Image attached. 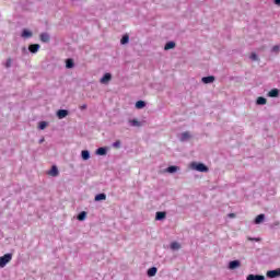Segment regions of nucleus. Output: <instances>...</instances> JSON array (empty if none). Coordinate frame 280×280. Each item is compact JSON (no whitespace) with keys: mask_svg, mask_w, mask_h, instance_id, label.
<instances>
[{"mask_svg":"<svg viewBox=\"0 0 280 280\" xmlns=\"http://www.w3.org/2000/svg\"><path fill=\"white\" fill-rule=\"evenodd\" d=\"M166 172H168V174H174V172H178V166H168Z\"/></svg>","mask_w":280,"mask_h":280,"instance_id":"a878e982","label":"nucleus"},{"mask_svg":"<svg viewBox=\"0 0 280 280\" xmlns=\"http://www.w3.org/2000/svg\"><path fill=\"white\" fill-rule=\"evenodd\" d=\"M174 47H176V43L174 42H168L166 43V45L164 46L165 51L170 50V49H174Z\"/></svg>","mask_w":280,"mask_h":280,"instance_id":"dca6fc26","label":"nucleus"},{"mask_svg":"<svg viewBox=\"0 0 280 280\" xmlns=\"http://www.w3.org/2000/svg\"><path fill=\"white\" fill-rule=\"evenodd\" d=\"M268 101L262 97V96H259L256 101V103L258 104V106H264Z\"/></svg>","mask_w":280,"mask_h":280,"instance_id":"412c9836","label":"nucleus"},{"mask_svg":"<svg viewBox=\"0 0 280 280\" xmlns=\"http://www.w3.org/2000/svg\"><path fill=\"white\" fill-rule=\"evenodd\" d=\"M171 248L172 250H180V244L178 242H173Z\"/></svg>","mask_w":280,"mask_h":280,"instance_id":"5701e85b","label":"nucleus"},{"mask_svg":"<svg viewBox=\"0 0 280 280\" xmlns=\"http://www.w3.org/2000/svg\"><path fill=\"white\" fill-rule=\"evenodd\" d=\"M66 67H67V69H73V67H74L73 59H67Z\"/></svg>","mask_w":280,"mask_h":280,"instance_id":"b1692460","label":"nucleus"},{"mask_svg":"<svg viewBox=\"0 0 280 280\" xmlns=\"http://www.w3.org/2000/svg\"><path fill=\"white\" fill-rule=\"evenodd\" d=\"M96 154H97L98 156H105V154H106V149H105V148H98V149L96 150Z\"/></svg>","mask_w":280,"mask_h":280,"instance_id":"393cba45","label":"nucleus"},{"mask_svg":"<svg viewBox=\"0 0 280 280\" xmlns=\"http://www.w3.org/2000/svg\"><path fill=\"white\" fill-rule=\"evenodd\" d=\"M192 168L197 172H209V167L205 165L203 163H192Z\"/></svg>","mask_w":280,"mask_h":280,"instance_id":"f03ea898","label":"nucleus"},{"mask_svg":"<svg viewBox=\"0 0 280 280\" xmlns=\"http://www.w3.org/2000/svg\"><path fill=\"white\" fill-rule=\"evenodd\" d=\"M272 51H275L276 54L279 52V46H273Z\"/></svg>","mask_w":280,"mask_h":280,"instance_id":"f704fd0d","label":"nucleus"},{"mask_svg":"<svg viewBox=\"0 0 280 280\" xmlns=\"http://www.w3.org/2000/svg\"><path fill=\"white\" fill-rule=\"evenodd\" d=\"M77 219H78L80 222L86 220V212L82 211L81 213H79V215L77 217Z\"/></svg>","mask_w":280,"mask_h":280,"instance_id":"bb28decb","label":"nucleus"},{"mask_svg":"<svg viewBox=\"0 0 280 280\" xmlns=\"http://www.w3.org/2000/svg\"><path fill=\"white\" fill-rule=\"evenodd\" d=\"M48 176H52L56 177L60 174V172L58 171V166L54 165L51 166L50 171H48Z\"/></svg>","mask_w":280,"mask_h":280,"instance_id":"39448f33","label":"nucleus"},{"mask_svg":"<svg viewBox=\"0 0 280 280\" xmlns=\"http://www.w3.org/2000/svg\"><path fill=\"white\" fill-rule=\"evenodd\" d=\"M130 126H133V128L141 127V121H138L137 119L129 120Z\"/></svg>","mask_w":280,"mask_h":280,"instance_id":"aec40b11","label":"nucleus"},{"mask_svg":"<svg viewBox=\"0 0 280 280\" xmlns=\"http://www.w3.org/2000/svg\"><path fill=\"white\" fill-rule=\"evenodd\" d=\"M248 242H261V238L257 237H247Z\"/></svg>","mask_w":280,"mask_h":280,"instance_id":"2f4dec72","label":"nucleus"},{"mask_svg":"<svg viewBox=\"0 0 280 280\" xmlns=\"http://www.w3.org/2000/svg\"><path fill=\"white\" fill-rule=\"evenodd\" d=\"M38 49H40V45L38 44H32L28 46V51H31V54H37Z\"/></svg>","mask_w":280,"mask_h":280,"instance_id":"6e6552de","label":"nucleus"},{"mask_svg":"<svg viewBox=\"0 0 280 280\" xmlns=\"http://www.w3.org/2000/svg\"><path fill=\"white\" fill-rule=\"evenodd\" d=\"M32 36H33V34H32V32L28 31V30H24V31L22 32V38H32Z\"/></svg>","mask_w":280,"mask_h":280,"instance_id":"6ab92c4d","label":"nucleus"},{"mask_svg":"<svg viewBox=\"0 0 280 280\" xmlns=\"http://www.w3.org/2000/svg\"><path fill=\"white\" fill-rule=\"evenodd\" d=\"M273 3L280 7V0H273Z\"/></svg>","mask_w":280,"mask_h":280,"instance_id":"e433bc0d","label":"nucleus"},{"mask_svg":"<svg viewBox=\"0 0 280 280\" xmlns=\"http://www.w3.org/2000/svg\"><path fill=\"white\" fill-rule=\"evenodd\" d=\"M228 217L235 218V213H230V214H228Z\"/></svg>","mask_w":280,"mask_h":280,"instance_id":"4c0bfd02","label":"nucleus"},{"mask_svg":"<svg viewBox=\"0 0 280 280\" xmlns=\"http://www.w3.org/2000/svg\"><path fill=\"white\" fill-rule=\"evenodd\" d=\"M266 220V214H258L255 219V224H261Z\"/></svg>","mask_w":280,"mask_h":280,"instance_id":"4468645a","label":"nucleus"},{"mask_svg":"<svg viewBox=\"0 0 280 280\" xmlns=\"http://www.w3.org/2000/svg\"><path fill=\"white\" fill-rule=\"evenodd\" d=\"M166 215H167L166 212L159 211V212H156V214H155V220H158V221L165 220Z\"/></svg>","mask_w":280,"mask_h":280,"instance_id":"9b49d317","label":"nucleus"},{"mask_svg":"<svg viewBox=\"0 0 280 280\" xmlns=\"http://www.w3.org/2000/svg\"><path fill=\"white\" fill-rule=\"evenodd\" d=\"M5 67H7V69H10V67H12V59L11 58H9L7 60Z\"/></svg>","mask_w":280,"mask_h":280,"instance_id":"473e14b6","label":"nucleus"},{"mask_svg":"<svg viewBox=\"0 0 280 280\" xmlns=\"http://www.w3.org/2000/svg\"><path fill=\"white\" fill-rule=\"evenodd\" d=\"M12 261V254H5L4 256L0 257V268H5V265Z\"/></svg>","mask_w":280,"mask_h":280,"instance_id":"f257e3e1","label":"nucleus"},{"mask_svg":"<svg viewBox=\"0 0 280 280\" xmlns=\"http://www.w3.org/2000/svg\"><path fill=\"white\" fill-rule=\"evenodd\" d=\"M80 109H81V110H86V104L81 105V106H80Z\"/></svg>","mask_w":280,"mask_h":280,"instance_id":"c9c22d12","label":"nucleus"},{"mask_svg":"<svg viewBox=\"0 0 280 280\" xmlns=\"http://www.w3.org/2000/svg\"><path fill=\"white\" fill-rule=\"evenodd\" d=\"M67 115H69V110H67V109H59L57 112L58 119H65V117H67Z\"/></svg>","mask_w":280,"mask_h":280,"instance_id":"0eeeda50","label":"nucleus"},{"mask_svg":"<svg viewBox=\"0 0 280 280\" xmlns=\"http://www.w3.org/2000/svg\"><path fill=\"white\" fill-rule=\"evenodd\" d=\"M267 277H269V279H276V277H280V268L268 271Z\"/></svg>","mask_w":280,"mask_h":280,"instance_id":"7ed1b4c3","label":"nucleus"},{"mask_svg":"<svg viewBox=\"0 0 280 280\" xmlns=\"http://www.w3.org/2000/svg\"><path fill=\"white\" fill-rule=\"evenodd\" d=\"M113 80V75L110 73H105L101 79V84H108Z\"/></svg>","mask_w":280,"mask_h":280,"instance_id":"20e7f679","label":"nucleus"},{"mask_svg":"<svg viewBox=\"0 0 280 280\" xmlns=\"http://www.w3.org/2000/svg\"><path fill=\"white\" fill-rule=\"evenodd\" d=\"M156 272H158L156 267H151V268L148 270V277H155V276H156Z\"/></svg>","mask_w":280,"mask_h":280,"instance_id":"a211bd4d","label":"nucleus"},{"mask_svg":"<svg viewBox=\"0 0 280 280\" xmlns=\"http://www.w3.org/2000/svg\"><path fill=\"white\" fill-rule=\"evenodd\" d=\"M94 200L100 202L101 200H106V194H98L95 196Z\"/></svg>","mask_w":280,"mask_h":280,"instance_id":"4be33fe9","label":"nucleus"},{"mask_svg":"<svg viewBox=\"0 0 280 280\" xmlns=\"http://www.w3.org/2000/svg\"><path fill=\"white\" fill-rule=\"evenodd\" d=\"M250 59H252V60H257V54L253 52V54L250 55Z\"/></svg>","mask_w":280,"mask_h":280,"instance_id":"72a5a7b5","label":"nucleus"},{"mask_svg":"<svg viewBox=\"0 0 280 280\" xmlns=\"http://www.w3.org/2000/svg\"><path fill=\"white\" fill-rule=\"evenodd\" d=\"M268 96L269 97H279V90H277V89L270 90L268 93Z\"/></svg>","mask_w":280,"mask_h":280,"instance_id":"2eb2a0df","label":"nucleus"},{"mask_svg":"<svg viewBox=\"0 0 280 280\" xmlns=\"http://www.w3.org/2000/svg\"><path fill=\"white\" fill-rule=\"evenodd\" d=\"M47 128V122L46 121H40L39 122V130H45Z\"/></svg>","mask_w":280,"mask_h":280,"instance_id":"c756f323","label":"nucleus"},{"mask_svg":"<svg viewBox=\"0 0 280 280\" xmlns=\"http://www.w3.org/2000/svg\"><path fill=\"white\" fill-rule=\"evenodd\" d=\"M188 139H191V133L189 131L183 132L180 141H187Z\"/></svg>","mask_w":280,"mask_h":280,"instance_id":"f3484780","label":"nucleus"},{"mask_svg":"<svg viewBox=\"0 0 280 280\" xmlns=\"http://www.w3.org/2000/svg\"><path fill=\"white\" fill-rule=\"evenodd\" d=\"M39 39L42 40V43H49V40H51V37L48 35V33H42L39 35Z\"/></svg>","mask_w":280,"mask_h":280,"instance_id":"1a4fd4ad","label":"nucleus"},{"mask_svg":"<svg viewBox=\"0 0 280 280\" xmlns=\"http://www.w3.org/2000/svg\"><path fill=\"white\" fill-rule=\"evenodd\" d=\"M201 82H203V84H212V82H215V77H213V75L203 77L201 79Z\"/></svg>","mask_w":280,"mask_h":280,"instance_id":"423d86ee","label":"nucleus"},{"mask_svg":"<svg viewBox=\"0 0 280 280\" xmlns=\"http://www.w3.org/2000/svg\"><path fill=\"white\" fill-rule=\"evenodd\" d=\"M240 266H241L240 260H232L229 264L230 270H235V268H240Z\"/></svg>","mask_w":280,"mask_h":280,"instance_id":"9d476101","label":"nucleus"},{"mask_svg":"<svg viewBox=\"0 0 280 280\" xmlns=\"http://www.w3.org/2000/svg\"><path fill=\"white\" fill-rule=\"evenodd\" d=\"M247 280H266V277L259 275H249L247 276Z\"/></svg>","mask_w":280,"mask_h":280,"instance_id":"f8f14e48","label":"nucleus"},{"mask_svg":"<svg viewBox=\"0 0 280 280\" xmlns=\"http://www.w3.org/2000/svg\"><path fill=\"white\" fill-rule=\"evenodd\" d=\"M130 36L124 35L122 38L120 39L121 45H127L129 43Z\"/></svg>","mask_w":280,"mask_h":280,"instance_id":"cd10ccee","label":"nucleus"},{"mask_svg":"<svg viewBox=\"0 0 280 280\" xmlns=\"http://www.w3.org/2000/svg\"><path fill=\"white\" fill-rule=\"evenodd\" d=\"M113 148H116V149L121 148V141L117 140L116 142H114Z\"/></svg>","mask_w":280,"mask_h":280,"instance_id":"7c9ffc66","label":"nucleus"},{"mask_svg":"<svg viewBox=\"0 0 280 280\" xmlns=\"http://www.w3.org/2000/svg\"><path fill=\"white\" fill-rule=\"evenodd\" d=\"M136 108L138 109L145 108V103L143 101H138L136 103Z\"/></svg>","mask_w":280,"mask_h":280,"instance_id":"c85d7f7f","label":"nucleus"},{"mask_svg":"<svg viewBox=\"0 0 280 280\" xmlns=\"http://www.w3.org/2000/svg\"><path fill=\"white\" fill-rule=\"evenodd\" d=\"M81 156H82L83 161H89V159H91V153L89 152V150H83L81 152Z\"/></svg>","mask_w":280,"mask_h":280,"instance_id":"ddd939ff","label":"nucleus"}]
</instances>
